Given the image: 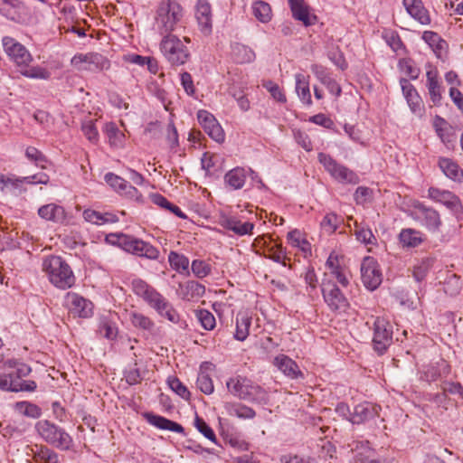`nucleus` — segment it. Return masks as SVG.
<instances>
[{
    "mask_svg": "<svg viewBox=\"0 0 463 463\" xmlns=\"http://www.w3.org/2000/svg\"><path fill=\"white\" fill-rule=\"evenodd\" d=\"M0 390L6 392H34L37 383L33 380H23L32 372L31 367L18 360L10 359L2 365Z\"/></svg>",
    "mask_w": 463,
    "mask_h": 463,
    "instance_id": "obj_1",
    "label": "nucleus"
},
{
    "mask_svg": "<svg viewBox=\"0 0 463 463\" xmlns=\"http://www.w3.org/2000/svg\"><path fill=\"white\" fill-rule=\"evenodd\" d=\"M133 292L163 317L170 322L177 324L180 320L179 314L173 307L171 303L156 288L140 279L132 281Z\"/></svg>",
    "mask_w": 463,
    "mask_h": 463,
    "instance_id": "obj_2",
    "label": "nucleus"
},
{
    "mask_svg": "<svg viewBox=\"0 0 463 463\" xmlns=\"http://www.w3.org/2000/svg\"><path fill=\"white\" fill-rule=\"evenodd\" d=\"M155 29L162 35H171L172 32L184 27V10L175 0H163L156 10Z\"/></svg>",
    "mask_w": 463,
    "mask_h": 463,
    "instance_id": "obj_3",
    "label": "nucleus"
},
{
    "mask_svg": "<svg viewBox=\"0 0 463 463\" xmlns=\"http://www.w3.org/2000/svg\"><path fill=\"white\" fill-rule=\"evenodd\" d=\"M42 269L57 288L68 289L75 284V276L70 265L60 256L51 255L43 260Z\"/></svg>",
    "mask_w": 463,
    "mask_h": 463,
    "instance_id": "obj_4",
    "label": "nucleus"
},
{
    "mask_svg": "<svg viewBox=\"0 0 463 463\" xmlns=\"http://www.w3.org/2000/svg\"><path fill=\"white\" fill-rule=\"evenodd\" d=\"M226 387L239 400L259 404H267L269 402L268 392L247 377L232 376L227 380Z\"/></svg>",
    "mask_w": 463,
    "mask_h": 463,
    "instance_id": "obj_5",
    "label": "nucleus"
},
{
    "mask_svg": "<svg viewBox=\"0 0 463 463\" xmlns=\"http://www.w3.org/2000/svg\"><path fill=\"white\" fill-rule=\"evenodd\" d=\"M35 430L44 441L58 449H69L72 444V438L70 434L50 420H41L37 421Z\"/></svg>",
    "mask_w": 463,
    "mask_h": 463,
    "instance_id": "obj_6",
    "label": "nucleus"
},
{
    "mask_svg": "<svg viewBox=\"0 0 463 463\" xmlns=\"http://www.w3.org/2000/svg\"><path fill=\"white\" fill-rule=\"evenodd\" d=\"M317 160L335 181L343 184H356L360 182V178L354 171L338 163L329 154L318 153Z\"/></svg>",
    "mask_w": 463,
    "mask_h": 463,
    "instance_id": "obj_7",
    "label": "nucleus"
},
{
    "mask_svg": "<svg viewBox=\"0 0 463 463\" xmlns=\"http://www.w3.org/2000/svg\"><path fill=\"white\" fill-rule=\"evenodd\" d=\"M160 51L174 66L184 64L190 56L189 50L176 35H165L160 43Z\"/></svg>",
    "mask_w": 463,
    "mask_h": 463,
    "instance_id": "obj_8",
    "label": "nucleus"
},
{
    "mask_svg": "<svg viewBox=\"0 0 463 463\" xmlns=\"http://www.w3.org/2000/svg\"><path fill=\"white\" fill-rule=\"evenodd\" d=\"M71 64L78 71L91 72L107 71L110 67L109 60L99 52L76 53Z\"/></svg>",
    "mask_w": 463,
    "mask_h": 463,
    "instance_id": "obj_9",
    "label": "nucleus"
},
{
    "mask_svg": "<svg viewBox=\"0 0 463 463\" xmlns=\"http://www.w3.org/2000/svg\"><path fill=\"white\" fill-rule=\"evenodd\" d=\"M321 290L324 301L331 311L342 313L347 310L349 302L335 283L325 279L321 285Z\"/></svg>",
    "mask_w": 463,
    "mask_h": 463,
    "instance_id": "obj_10",
    "label": "nucleus"
},
{
    "mask_svg": "<svg viewBox=\"0 0 463 463\" xmlns=\"http://www.w3.org/2000/svg\"><path fill=\"white\" fill-rule=\"evenodd\" d=\"M392 343V326L383 317H377L373 321V346L375 352L383 354Z\"/></svg>",
    "mask_w": 463,
    "mask_h": 463,
    "instance_id": "obj_11",
    "label": "nucleus"
},
{
    "mask_svg": "<svg viewBox=\"0 0 463 463\" xmlns=\"http://www.w3.org/2000/svg\"><path fill=\"white\" fill-rule=\"evenodd\" d=\"M2 44L5 53L18 68L21 66L24 67L25 64H30L33 61V56L30 52L14 38L5 36L2 39Z\"/></svg>",
    "mask_w": 463,
    "mask_h": 463,
    "instance_id": "obj_12",
    "label": "nucleus"
},
{
    "mask_svg": "<svg viewBox=\"0 0 463 463\" xmlns=\"http://www.w3.org/2000/svg\"><path fill=\"white\" fill-rule=\"evenodd\" d=\"M411 218L430 232H438L441 220L439 213L422 203H417L411 213Z\"/></svg>",
    "mask_w": 463,
    "mask_h": 463,
    "instance_id": "obj_13",
    "label": "nucleus"
},
{
    "mask_svg": "<svg viewBox=\"0 0 463 463\" xmlns=\"http://www.w3.org/2000/svg\"><path fill=\"white\" fill-rule=\"evenodd\" d=\"M362 281L366 288L376 289L383 280L382 271L377 260L370 256L364 258L361 264Z\"/></svg>",
    "mask_w": 463,
    "mask_h": 463,
    "instance_id": "obj_14",
    "label": "nucleus"
},
{
    "mask_svg": "<svg viewBox=\"0 0 463 463\" xmlns=\"http://www.w3.org/2000/svg\"><path fill=\"white\" fill-rule=\"evenodd\" d=\"M121 243L123 244V250L131 254L149 260H156L159 256V250L156 247L133 236L128 235V238H123Z\"/></svg>",
    "mask_w": 463,
    "mask_h": 463,
    "instance_id": "obj_15",
    "label": "nucleus"
},
{
    "mask_svg": "<svg viewBox=\"0 0 463 463\" xmlns=\"http://www.w3.org/2000/svg\"><path fill=\"white\" fill-rule=\"evenodd\" d=\"M351 447L353 463H387L378 456L368 441L355 440Z\"/></svg>",
    "mask_w": 463,
    "mask_h": 463,
    "instance_id": "obj_16",
    "label": "nucleus"
},
{
    "mask_svg": "<svg viewBox=\"0 0 463 463\" xmlns=\"http://www.w3.org/2000/svg\"><path fill=\"white\" fill-rule=\"evenodd\" d=\"M218 222L237 236L251 235L254 229V223L242 222L238 216L229 213H221Z\"/></svg>",
    "mask_w": 463,
    "mask_h": 463,
    "instance_id": "obj_17",
    "label": "nucleus"
},
{
    "mask_svg": "<svg viewBox=\"0 0 463 463\" xmlns=\"http://www.w3.org/2000/svg\"><path fill=\"white\" fill-rule=\"evenodd\" d=\"M65 303L74 316L86 318L93 314L92 303L77 293L68 292L65 296Z\"/></svg>",
    "mask_w": 463,
    "mask_h": 463,
    "instance_id": "obj_18",
    "label": "nucleus"
},
{
    "mask_svg": "<svg viewBox=\"0 0 463 463\" xmlns=\"http://www.w3.org/2000/svg\"><path fill=\"white\" fill-rule=\"evenodd\" d=\"M197 118L210 137L218 143L224 141L225 135L222 128L213 114L206 110H200L197 114Z\"/></svg>",
    "mask_w": 463,
    "mask_h": 463,
    "instance_id": "obj_19",
    "label": "nucleus"
},
{
    "mask_svg": "<svg viewBox=\"0 0 463 463\" xmlns=\"http://www.w3.org/2000/svg\"><path fill=\"white\" fill-rule=\"evenodd\" d=\"M428 194L430 199L439 203H442L453 213L458 214L462 212V205L460 200L453 193L447 190L430 187L428 190Z\"/></svg>",
    "mask_w": 463,
    "mask_h": 463,
    "instance_id": "obj_20",
    "label": "nucleus"
},
{
    "mask_svg": "<svg viewBox=\"0 0 463 463\" xmlns=\"http://www.w3.org/2000/svg\"><path fill=\"white\" fill-rule=\"evenodd\" d=\"M0 14L15 23H22L26 17V7L20 0H0Z\"/></svg>",
    "mask_w": 463,
    "mask_h": 463,
    "instance_id": "obj_21",
    "label": "nucleus"
},
{
    "mask_svg": "<svg viewBox=\"0 0 463 463\" xmlns=\"http://www.w3.org/2000/svg\"><path fill=\"white\" fill-rule=\"evenodd\" d=\"M381 407L371 402H362L357 404L352 412L349 421L353 424H361L379 416Z\"/></svg>",
    "mask_w": 463,
    "mask_h": 463,
    "instance_id": "obj_22",
    "label": "nucleus"
},
{
    "mask_svg": "<svg viewBox=\"0 0 463 463\" xmlns=\"http://www.w3.org/2000/svg\"><path fill=\"white\" fill-rule=\"evenodd\" d=\"M402 5L407 14L422 25L431 23L430 12L424 6L422 0H402Z\"/></svg>",
    "mask_w": 463,
    "mask_h": 463,
    "instance_id": "obj_23",
    "label": "nucleus"
},
{
    "mask_svg": "<svg viewBox=\"0 0 463 463\" xmlns=\"http://www.w3.org/2000/svg\"><path fill=\"white\" fill-rule=\"evenodd\" d=\"M400 84L402 87V93L412 113L418 116H421L423 111V106L421 99L414 86L407 79L404 78H402L400 80Z\"/></svg>",
    "mask_w": 463,
    "mask_h": 463,
    "instance_id": "obj_24",
    "label": "nucleus"
},
{
    "mask_svg": "<svg viewBox=\"0 0 463 463\" xmlns=\"http://www.w3.org/2000/svg\"><path fill=\"white\" fill-rule=\"evenodd\" d=\"M273 364L288 378L298 379L303 373L297 363L286 354H279L274 358Z\"/></svg>",
    "mask_w": 463,
    "mask_h": 463,
    "instance_id": "obj_25",
    "label": "nucleus"
},
{
    "mask_svg": "<svg viewBox=\"0 0 463 463\" xmlns=\"http://www.w3.org/2000/svg\"><path fill=\"white\" fill-rule=\"evenodd\" d=\"M195 17L200 30L204 34H210L213 28L212 9L210 4L205 0H199L196 5Z\"/></svg>",
    "mask_w": 463,
    "mask_h": 463,
    "instance_id": "obj_26",
    "label": "nucleus"
},
{
    "mask_svg": "<svg viewBox=\"0 0 463 463\" xmlns=\"http://www.w3.org/2000/svg\"><path fill=\"white\" fill-rule=\"evenodd\" d=\"M449 372L450 366L444 361L436 364H428L420 371V380L430 383L441 376H447Z\"/></svg>",
    "mask_w": 463,
    "mask_h": 463,
    "instance_id": "obj_27",
    "label": "nucleus"
},
{
    "mask_svg": "<svg viewBox=\"0 0 463 463\" xmlns=\"http://www.w3.org/2000/svg\"><path fill=\"white\" fill-rule=\"evenodd\" d=\"M326 268L327 272H326V276H332L335 278L337 282L342 287H347L349 284V279L346 276L345 269L341 266L340 260L337 255L331 253L326 262Z\"/></svg>",
    "mask_w": 463,
    "mask_h": 463,
    "instance_id": "obj_28",
    "label": "nucleus"
},
{
    "mask_svg": "<svg viewBox=\"0 0 463 463\" xmlns=\"http://www.w3.org/2000/svg\"><path fill=\"white\" fill-rule=\"evenodd\" d=\"M288 2L296 20L302 22L306 26L315 24L317 16L310 14L304 0H288Z\"/></svg>",
    "mask_w": 463,
    "mask_h": 463,
    "instance_id": "obj_29",
    "label": "nucleus"
},
{
    "mask_svg": "<svg viewBox=\"0 0 463 463\" xmlns=\"http://www.w3.org/2000/svg\"><path fill=\"white\" fill-rule=\"evenodd\" d=\"M105 182L116 192L126 194L129 197H136L138 191L124 178L113 174L107 173L104 176Z\"/></svg>",
    "mask_w": 463,
    "mask_h": 463,
    "instance_id": "obj_30",
    "label": "nucleus"
},
{
    "mask_svg": "<svg viewBox=\"0 0 463 463\" xmlns=\"http://www.w3.org/2000/svg\"><path fill=\"white\" fill-rule=\"evenodd\" d=\"M144 416L149 424L153 425L154 427L159 430H170L173 432L182 434L184 433V429L181 424L171 420H168L163 416L154 414L152 412H146Z\"/></svg>",
    "mask_w": 463,
    "mask_h": 463,
    "instance_id": "obj_31",
    "label": "nucleus"
},
{
    "mask_svg": "<svg viewBox=\"0 0 463 463\" xmlns=\"http://www.w3.org/2000/svg\"><path fill=\"white\" fill-rule=\"evenodd\" d=\"M227 415L237 417L241 420H251L255 418L256 411L240 402H226L223 403Z\"/></svg>",
    "mask_w": 463,
    "mask_h": 463,
    "instance_id": "obj_32",
    "label": "nucleus"
},
{
    "mask_svg": "<svg viewBox=\"0 0 463 463\" xmlns=\"http://www.w3.org/2000/svg\"><path fill=\"white\" fill-rule=\"evenodd\" d=\"M252 316L248 310H241L236 315V329L234 338L238 341H244L249 335Z\"/></svg>",
    "mask_w": 463,
    "mask_h": 463,
    "instance_id": "obj_33",
    "label": "nucleus"
},
{
    "mask_svg": "<svg viewBox=\"0 0 463 463\" xmlns=\"http://www.w3.org/2000/svg\"><path fill=\"white\" fill-rule=\"evenodd\" d=\"M231 56L235 62L240 64L250 63L256 58L251 48L240 43L231 44Z\"/></svg>",
    "mask_w": 463,
    "mask_h": 463,
    "instance_id": "obj_34",
    "label": "nucleus"
},
{
    "mask_svg": "<svg viewBox=\"0 0 463 463\" xmlns=\"http://www.w3.org/2000/svg\"><path fill=\"white\" fill-rule=\"evenodd\" d=\"M398 239L402 247L406 249L416 248L424 241L422 232L411 228L402 229Z\"/></svg>",
    "mask_w": 463,
    "mask_h": 463,
    "instance_id": "obj_35",
    "label": "nucleus"
},
{
    "mask_svg": "<svg viewBox=\"0 0 463 463\" xmlns=\"http://www.w3.org/2000/svg\"><path fill=\"white\" fill-rule=\"evenodd\" d=\"M38 214L41 218L53 222H63L66 219L64 208L55 203L43 205L39 208Z\"/></svg>",
    "mask_w": 463,
    "mask_h": 463,
    "instance_id": "obj_36",
    "label": "nucleus"
},
{
    "mask_svg": "<svg viewBox=\"0 0 463 463\" xmlns=\"http://www.w3.org/2000/svg\"><path fill=\"white\" fill-rule=\"evenodd\" d=\"M296 81V92L300 99V101L310 107L312 105V98L309 88V76L305 75L303 73H297L295 75Z\"/></svg>",
    "mask_w": 463,
    "mask_h": 463,
    "instance_id": "obj_37",
    "label": "nucleus"
},
{
    "mask_svg": "<svg viewBox=\"0 0 463 463\" xmlns=\"http://www.w3.org/2000/svg\"><path fill=\"white\" fill-rule=\"evenodd\" d=\"M103 132L110 146L114 148H122L125 146L126 136L114 122L106 123L103 128Z\"/></svg>",
    "mask_w": 463,
    "mask_h": 463,
    "instance_id": "obj_38",
    "label": "nucleus"
},
{
    "mask_svg": "<svg viewBox=\"0 0 463 463\" xmlns=\"http://www.w3.org/2000/svg\"><path fill=\"white\" fill-rule=\"evenodd\" d=\"M426 77V86L429 90L430 98L435 105L439 104L441 100V86L438 79V71L430 68L427 71Z\"/></svg>",
    "mask_w": 463,
    "mask_h": 463,
    "instance_id": "obj_39",
    "label": "nucleus"
},
{
    "mask_svg": "<svg viewBox=\"0 0 463 463\" xmlns=\"http://www.w3.org/2000/svg\"><path fill=\"white\" fill-rule=\"evenodd\" d=\"M82 215L86 222L96 225L115 223L118 221V218L114 213H100L91 209H86Z\"/></svg>",
    "mask_w": 463,
    "mask_h": 463,
    "instance_id": "obj_40",
    "label": "nucleus"
},
{
    "mask_svg": "<svg viewBox=\"0 0 463 463\" xmlns=\"http://www.w3.org/2000/svg\"><path fill=\"white\" fill-rule=\"evenodd\" d=\"M247 172L242 167H235L224 175L225 183L233 190L243 187L246 181Z\"/></svg>",
    "mask_w": 463,
    "mask_h": 463,
    "instance_id": "obj_41",
    "label": "nucleus"
},
{
    "mask_svg": "<svg viewBox=\"0 0 463 463\" xmlns=\"http://www.w3.org/2000/svg\"><path fill=\"white\" fill-rule=\"evenodd\" d=\"M181 294L183 299L191 300L195 298H201L205 293V288L203 285L197 281H187L184 284L180 285Z\"/></svg>",
    "mask_w": 463,
    "mask_h": 463,
    "instance_id": "obj_42",
    "label": "nucleus"
},
{
    "mask_svg": "<svg viewBox=\"0 0 463 463\" xmlns=\"http://www.w3.org/2000/svg\"><path fill=\"white\" fill-rule=\"evenodd\" d=\"M439 165L441 171L448 176L449 178L460 182L463 179V171L460 167L449 158H441L439 161Z\"/></svg>",
    "mask_w": 463,
    "mask_h": 463,
    "instance_id": "obj_43",
    "label": "nucleus"
},
{
    "mask_svg": "<svg viewBox=\"0 0 463 463\" xmlns=\"http://www.w3.org/2000/svg\"><path fill=\"white\" fill-rule=\"evenodd\" d=\"M421 39L431 48L438 57L446 47V42L435 32L425 31L422 33Z\"/></svg>",
    "mask_w": 463,
    "mask_h": 463,
    "instance_id": "obj_44",
    "label": "nucleus"
},
{
    "mask_svg": "<svg viewBox=\"0 0 463 463\" xmlns=\"http://www.w3.org/2000/svg\"><path fill=\"white\" fill-rule=\"evenodd\" d=\"M252 14L255 18L262 24L269 23L272 18L270 5L264 1H256L251 5Z\"/></svg>",
    "mask_w": 463,
    "mask_h": 463,
    "instance_id": "obj_45",
    "label": "nucleus"
},
{
    "mask_svg": "<svg viewBox=\"0 0 463 463\" xmlns=\"http://www.w3.org/2000/svg\"><path fill=\"white\" fill-rule=\"evenodd\" d=\"M19 72L29 79L33 80H48L51 77V72L39 65L37 66H30L29 64H25V66H21L19 68Z\"/></svg>",
    "mask_w": 463,
    "mask_h": 463,
    "instance_id": "obj_46",
    "label": "nucleus"
},
{
    "mask_svg": "<svg viewBox=\"0 0 463 463\" xmlns=\"http://www.w3.org/2000/svg\"><path fill=\"white\" fill-rule=\"evenodd\" d=\"M14 408L19 414L32 419H37L42 415V409L30 402H17L14 403Z\"/></svg>",
    "mask_w": 463,
    "mask_h": 463,
    "instance_id": "obj_47",
    "label": "nucleus"
},
{
    "mask_svg": "<svg viewBox=\"0 0 463 463\" xmlns=\"http://www.w3.org/2000/svg\"><path fill=\"white\" fill-rule=\"evenodd\" d=\"M168 261L171 268L179 273L189 271V259L184 254H180L176 251H170L168 255Z\"/></svg>",
    "mask_w": 463,
    "mask_h": 463,
    "instance_id": "obj_48",
    "label": "nucleus"
},
{
    "mask_svg": "<svg viewBox=\"0 0 463 463\" xmlns=\"http://www.w3.org/2000/svg\"><path fill=\"white\" fill-rule=\"evenodd\" d=\"M354 235L356 240L365 245L376 244V238L372 230L364 224L354 222Z\"/></svg>",
    "mask_w": 463,
    "mask_h": 463,
    "instance_id": "obj_49",
    "label": "nucleus"
},
{
    "mask_svg": "<svg viewBox=\"0 0 463 463\" xmlns=\"http://www.w3.org/2000/svg\"><path fill=\"white\" fill-rule=\"evenodd\" d=\"M288 242L293 246L300 249L305 254L311 252L310 243L304 238L298 230H293L288 233Z\"/></svg>",
    "mask_w": 463,
    "mask_h": 463,
    "instance_id": "obj_50",
    "label": "nucleus"
},
{
    "mask_svg": "<svg viewBox=\"0 0 463 463\" xmlns=\"http://www.w3.org/2000/svg\"><path fill=\"white\" fill-rule=\"evenodd\" d=\"M129 320L133 326L146 331H151L155 326L154 322L146 316L138 312H131Z\"/></svg>",
    "mask_w": 463,
    "mask_h": 463,
    "instance_id": "obj_51",
    "label": "nucleus"
},
{
    "mask_svg": "<svg viewBox=\"0 0 463 463\" xmlns=\"http://www.w3.org/2000/svg\"><path fill=\"white\" fill-rule=\"evenodd\" d=\"M33 458L35 463H59L58 454L46 447H41Z\"/></svg>",
    "mask_w": 463,
    "mask_h": 463,
    "instance_id": "obj_52",
    "label": "nucleus"
},
{
    "mask_svg": "<svg viewBox=\"0 0 463 463\" xmlns=\"http://www.w3.org/2000/svg\"><path fill=\"white\" fill-rule=\"evenodd\" d=\"M341 222L342 219L339 216L335 213H329L324 216L320 225L325 232L332 234L336 231Z\"/></svg>",
    "mask_w": 463,
    "mask_h": 463,
    "instance_id": "obj_53",
    "label": "nucleus"
},
{
    "mask_svg": "<svg viewBox=\"0 0 463 463\" xmlns=\"http://www.w3.org/2000/svg\"><path fill=\"white\" fill-rule=\"evenodd\" d=\"M81 131L90 142L93 144L99 142V136L93 120H84L81 124Z\"/></svg>",
    "mask_w": 463,
    "mask_h": 463,
    "instance_id": "obj_54",
    "label": "nucleus"
},
{
    "mask_svg": "<svg viewBox=\"0 0 463 463\" xmlns=\"http://www.w3.org/2000/svg\"><path fill=\"white\" fill-rule=\"evenodd\" d=\"M194 275L198 279L207 277L212 270L211 266L202 260H194L191 264Z\"/></svg>",
    "mask_w": 463,
    "mask_h": 463,
    "instance_id": "obj_55",
    "label": "nucleus"
},
{
    "mask_svg": "<svg viewBox=\"0 0 463 463\" xmlns=\"http://www.w3.org/2000/svg\"><path fill=\"white\" fill-rule=\"evenodd\" d=\"M196 384L199 390L204 394H212L214 391L212 378L203 372L199 373Z\"/></svg>",
    "mask_w": 463,
    "mask_h": 463,
    "instance_id": "obj_56",
    "label": "nucleus"
},
{
    "mask_svg": "<svg viewBox=\"0 0 463 463\" xmlns=\"http://www.w3.org/2000/svg\"><path fill=\"white\" fill-rule=\"evenodd\" d=\"M170 389L184 400L190 399V392L177 377H169L167 380Z\"/></svg>",
    "mask_w": 463,
    "mask_h": 463,
    "instance_id": "obj_57",
    "label": "nucleus"
},
{
    "mask_svg": "<svg viewBox=\"0 0 463 463\" xmlns=\"http://www.w3.org/2000/svg\"><path fill=\"white\" fill-rule=\"evenodd\" d=\"M196 317L201 326L206 330H212L215 326L214 316L206 309H201L197 312Z\"/></svg>",
    "mask_w": 463,
    "mask_h": 463,
    "instance_id": "obj_58",
    "label": "nucleus"
},
{
    "mask_svg": "<svg viewBox=\"0 0 463 463\" xmlns=\"http://www.w3.org/2000/svg\"><path fill=\"white\" fill-rule=\"evenodd\" d=\"M194 426L200 433L213 442H216V436L213 429L200 417L194 419Z\"/></svg>",
    "mask_w": 463,
    "mask_h": 463,
    "instance_id": "obj_59",
    "label": "nucleus"
},
{
    "mask_svg": "<svg viewBox=\"0 0 463 463\" xmlns=\"http://www.w3.org/2000/svg\"><path fill=\"white\" fill-rule=\"evenodd\" d=\"M25 156L29 160L34 162L36 165L41 166L42 168L45 167L44 164L47 163V159L37 148L33 146L27 147L25 150Z\"/></svg>",
    "mask_w": 463,
    "mask_h": 463,
    "instance_id": "obj_60",
    "label": "nucleus"
},
{
    "mask_svg": "<svg viewBox=\"0 0 463 463\" xmlns=\"http://www.w3.org/2000/svg\"><path fill=\"white\" fill-rule=\"evenodd\" d=\"M268 252H269V255H268L269 259L272 260L273 261H275L277 263H281L284 266L286 265V263H285L286 251L282 248L281 245L275 244V245L269 247Z\"/></svg>",
    "mask_w": 463,
    "mask_h": 463,
    "instance_id": "obj_61",
    "label": "nucleus"
},
{
    "mask_svg": "<svg viewBox=\"0 0 463 463\" xmlns=\"http://www.w3.org/2000/svg\"><path fill=\"white\" fill-rule=\"evenodd\" d=\"M263 87L270 93L272 98L279 102L285 103L287 101L286 96L279 86L272 81H267Z\"/></svg>",
    "mask_w": 463,
    "mask_h": 463,
    "instance_id": "obj_62",
    "label": "nucleus"
},
{
    "mask_svg": "<svg viewBox=\"0 0 463 463\" xmlns=\"http://www.w3.org/2000/svg\"><path fill=\"white\" fill-rule=\"evenodd\" d=\"M100 334L109 340H113L117 337L118 327L115 324L104 320L99 326Z\"/></svg>",
    "mask_w": 463,
    "mask_h": 463,
    "instance_id": "obj_63",
    "label": "nucleus"
},
{
    "mask_svg": "<svg viewBox=\"0 0 463 463\" xmlns=\"http://www.w3.org/2000/svg\"><path fill=\"white\" fill-rule=\"evenodd\" d=\"M441 390L447 394H458L463 399V386L459 383L444 382Z\"/></svg>",
    "mask_w": 463,
    "mask_h": 463,
    "instance_id": "obj_64",
    "label": "nucleus"
}]
</instances>
